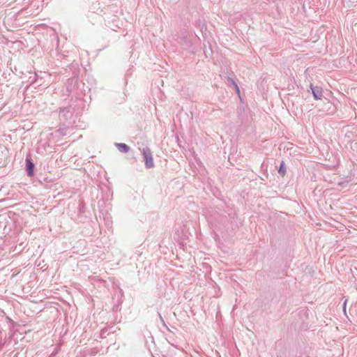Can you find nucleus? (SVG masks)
<instances>
[{"label":"nucleus","instance_id":"f257e3e1","mask_svg":"<svg viewBox=\"0 0 357 357\" xmlns=\"http://www.w3.org/2000/svg\"><path fill=\"white\" fill-rule=\"evenodd\" d=\"M142 154L143 155L146 168H153L154 167V162L151 149L148 146L143 148L142 150Z\"/></svg>","mask_w":357,"mask_h":357},{"label":"nucleus","instance_id":"f03ea898","mask_svg":"<svg viewBox=\"0 0 357 357\" xmlns=\"http://www.w3.org/2000/svg\"><path fill=\"white\" fill-rule=\"evenodd\" d=\"M73 116V112L70 107H62L60 109L59 117L64 121L70 119Z\"/></svg>","mask_w":357,"mask_h":357},{"label":"nucleus","instance_id":"7ed1b4c3","mask_svg":"<svg viewBox=\"0 0 357 357\" xmlns=\"http://www.w3.org/2000/svg\"><path fill=\"white\" fill-rule=\"evenodd\" d=\"M310 88L312 90V96L315 100H321L323 96L322 88L317 86H314L310 84Z\"/></svg>","mask_w":357,"mask_h":357},{"label":"nucleus","instance_id":"20e7f679","mask_svg":"<svg viewBox=\"0 0 357 357\" xmlns=\"http://www.w3.org/2000/svg\"><path fill=\"white\" fill-rule=\"evenodd\" d=\"M34 167H35V165H34L33 162L31 161V160L29 158H26V171L27 175L29 176H33Z\"/></svg>","mask_w":357,"mask_h":357},{"label":"nucleus","instance_id":"39448f33","mask_svg":"<svg viewBox=\"0 0 357 357\" xmlns=\"http://www.w3.org/2000/svg\"><path fill=\"white\" fill-rule=\"evenodd\" d=\"M115 146L120 152L123 153H128L130 149V146L124 143H115Z\"/></svg>","mask_w":357,"mask_h":357},{"label":"nucleus","instance_id":"423d86ee","mask_svg":"<svg viewBox=\"0 0 357 357\" xmlns=\"http://www.w3.org/2000/svg\"><path fill=\"white\" fill-rule=\"evenodd\" d=\"M286 166H285V164L283 161H282L280 162V167H279V169H278V173L284 176L286 174Z\"/></svg>","mask_w":357,"mask_h":357},{"label":"nucleus","instance_id":"0eeeda50","mask_svg":"<svg viewBox=\"0 0 357 357\" xmlns=\"http://www.w3.org/2000/svg\"><path fill=\"white\" fill-rule=\"evenodd\" d=\"M227 81H228V83H229L230 84H231L234 86L236 92L238 93H239V92H240L239 88H238V85L236 84V83L235 82V81L231 77H227Z\"/></svg>","mask_w":357,"mask_h":357},{"label":"nucleus","instance_id":"6e6552de","mask_svg":"<svg viewBox=\"0 0 357 357\" xmlns=\"http://www.w3.org/2000/svg\"><path fill=\"white\" fill-rule=\"evenodd\" d=\"M158 314H159L160 319V321H161L162 324L163 325V326H164L167 330L169 331V328H168V326H167V324H165V321H164V319H163L162 317L161 316V314H160V313H159Z\"/></svg>","mask_w":357,"mask_h":357},{"label":"nucleus","instance_id":"1a4fd4ad","mask_svg":"<svg viewBox=\"0 0 357 357\" xmlns=\"http://www.w3.org/2000/svg\"><path fill=\"white\" fill-rule=\"evenodd\" d=\"M348 183H349V181L348 180H345L344 181L339 182L337 183V185H340V186H344V185L347 184Z\"/></svg>","mask_w":357,"mask_h":357},{"label":"nucleus","instance_id":"9d476101","mask_svg":"<svg viewBox=\"0 0 357 357\" xmlns=\"http://www.w3.org/2000/svg\"><path fill=\"white\" fill-rule=\"evenodd\" d=\"M57 132H59L62 135H65L66 134L64 129L60 128L57 130Z\"/></svg>","mask_w":357,"mask_h":357},{"label":"nucleus","instance_id":"9b49d317","mask_svg":"<svg viewBox=\"0 0 357 357\" xmlns=\"http://www.w3.org/2000/svg\"><path fill=\"white\" fill-rule=\"evenodd\" d=\"M346 305H347V300H345V301H344V303H343V308H344V310H345Z\"/></svg>","mask_w":357,"mask_h":357},{"label":"nucleus","instance_id":"f8f14e48","mask_svg":"<svg viewBox=\"0 0 357 357\" xmlns=\"http://www.w3.org/2000/svg\"><path fill=\"white\" fill-rule=\"evenodd\" d=\"M55 354H51V356L50 357H52L53 356H54Z\"/></svg>","mask_w":357,"mask_h":357}]
</instances>
